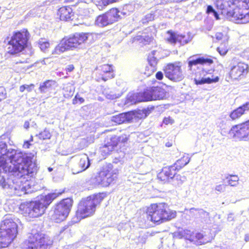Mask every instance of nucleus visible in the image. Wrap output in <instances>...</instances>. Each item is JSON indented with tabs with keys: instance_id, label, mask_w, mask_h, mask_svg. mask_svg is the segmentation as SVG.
<instances>
[{
	"instance_id": "obj_49",
	"label": "nucleus",
	"mask_w": 249,
	"mask_h": 249,
	"mask_svg": "<svg viewBox=\"0 0 249 249\" xmlns=\"http://www.w3.org/2000/svg\"><path fill=\"white\" fill-rule=\"evenodd\" d=\"M6 98V92L3 87H0V101Z\"/></svg>"
},
{
	"instance_id": "obj_44",
	"label": "nucleus",
	"mask_w": 249,
	"mask_h": 249,
	"mask_svg": "<svg viewBox=\"0 0 249 249\" xmlns=\"http://www.w3.org/2000/svg\"><path fill=\"white\" fill-rule=\"evenodd\" d=\"M35 87V85L31 84L30 85H23L19 87V91L21 92H23L25 89L28 92L31 91Z\"/></svg>"
},
{
	"instance_id": "obj_9",
	"label": "nucleus",
	"mask_w": 249,
	"mask_h": 249,
	"mask_svg": "<svg viewBox=\"0 0 249 249\" xmlns=\"http://www.w3.org/2000/svg\"><path fill=\"white\" fill-rule=\"evenodd\" d=\"M105 196L104 194H98L83 199L78 206L77 216L84 218L92 215L95 212L96 206L100 204Z\"/></svg>"
},
{
	"instance_id": "obj_27",
	"label": "nucleus",
	"mask_w": 249,
	"mask_h": 249,
	"mask_svg": "<svg viewBox=\"0 0 249 249\" xmlns=\"http://www.w3.org/2000/svg\"><path fill=\"white\" fill-rule=\"evenodd\" d=\"M194 232L188 229H184L179 231L178 232V236L180 238H184L192 243L194 241Z\"/></svg>"
},
{
	"instance_id": "obj_2",
	"label": "nucleus",
	"mask_w": 249,
	"mask_h": 249,
	"mask_svg": "<svg viewBox=\"0 0 249 249\" xmlns=\"http://www.w3.org/2000/svg\"><path fill=\"white\" fill-rule=\"evenodd\" d=\"M64 192L55 191L48 194L39 201L27 202L20 206L25 214L31 217H37L42 215L52 201Z\"/></svg>"
},
{
	"instance_id": "obj_36",
	"label": "nucleus",
	"mask_w": 249,
	"mask_h": 249,
	"mask_svg": "<svg viewBox=\"0 0 249 249\" xmlns=\"http://www.w3.org/2000/svg\"><path fill=\"white\" fill-rule=\"evenodd\" d=\"M166 34L169 35L166 40L169 43L176 44L178 42V35H177L174 31L169 30L166 32Z\"/></svg>"
},
{
	"instance_id": "obj_50",
	"label": "nucleus",
	"mask_w": 249,
	"mask_h": 249,
	"mask_svg": "<svg viewBox=\"0 0 249 249\" xmlns=\"http://www.w3.org/2000/svg\"><path fill=\"white\" fill-rule=\"evenodd\" d=\"M198 209H196L195 208H192L189 210V213L190 214L195 217H198Z\"/></svg>"
},
{
	"instance_id": "obj_34",
	"label": "nucleus",
	"mask_w": 249,
	"mask_h": 249,
	"mask_svg": "<svg viewBox=\"0 0 249 249\" xmlns=\"http://www.w3.org/2000/svg\"><path fill=\"white\" fill-rule=\"evenodd\" d=\"M229 49L228 41L221 42L219 46L217 47V50L222 55H225Z\"/></svg>"
},
{
	"instance_id": "obj_64",
	"label": "nucleus",
	"mask_w": 249,
	"mask_h": 249,
	"mask_svg": "<svg viewBox=\"0 0 249 249\" xmlns=\"http://www.w3.org/2000/svg\"><path fill=\"white\" fill-rule=\"evenodd\" d=\"M213 14L214 16V17H215V18H216V19H219V16H218V14L217 12L216 11H215L213 12Z\"/></svg>"
},
{
	"instance_id": "obj_28",
	"label": "nucleus",
	"mask_w": 249,
	"mask_h": 249,
	"mask_svg": "<svg viewBox=\"0 0 249 249\" xmlns=\"http://www.w3.org/2000/svg\"><path fill=\"white\" fill-rule=\"evenodd\" d=\"M106 175L105 172H102L101 170L100 172L98 173L97 175L93 178V182L96 185H101L103 186H107V182L103 181V178Z\"/></svg>"
},
{
	"instance_id": "obj_35",
	"label": "nucleus",
	"mask_w": 249,
	"mask_h": 249,
	"mask_svg": "<svg viewBox=\"0 0 249 249\" xmlns=\"http://www.w3.org/2000/svg\"><path fill=\"white\" fill-rule=\"evenodd\" d=\"M137 40L140 43L143 45L150 44L154 40V37L152 36H138Z\"/></svg>"
},
{
	"instance_id": "obj_5",
	"label": "nucleus",
	"mask_w": 249,
	"mask_h": 249,
	"mask_svg": "<svg viewBox=\"0 0 249 249\" xmlns=\"http://www.w3.org/2000/svg\"><path fill=\"white\" fill-rule=\"evenodd\" d=\"M227 4L232 8L227 13V15L236 20L249 21V0H228Z\"/></svg>"
},
{
	"instance_id": "obj_12",
	"label": "nucleus",
	"mask_w": 249,
	"mask_h": 249,
	"mask_svg": "<svg viewBox=\"0 0 249 249\" xmlns=\"http://www.w3.org/2000/svg\"><path fill=\"white\" fill-rule=\"evenodd\" d=\"M165 76L174 82H179L184 77L181 67L177 63H169L164 69Z\"/></svg>"
},
{
	"instance_id": "obj_59",
	"label": "nucleus",
	"mask_w": 249,
	"mask_h": 249,
	"mask_svg": "<svg viewBox=\"0 0 249 249\" xmlns=\"http://www.w3.org/2000/svg\"><path fill=\"white\" fill-rule=\"evenodd\" d=\"M31 145L29 141H26L24 142L23 147L24 148H29Z\"/></svg>"
},
{
	"instance_id": "obj_54",
	"label": "nucleus",
	"mask_w": 249,
	"mask_h": 249,
	"mask_svg": "<svg viewBox=\"0 0 249 249\" xmlns=\"http://www.w3.org/2000/svg\"><path fill=\"white\" fill-rule=\"evenodd\" d=\"M104 5L106 6L110 4L115 3L119 1V0H101Z\"/></svg>"
},
{
	"instance_id": "obj_39",
	"label": "nucleus",
	"mask_w": 249,
	"mask_h": 249,
	"mask_svg": "<svg viewBox=\"0 0 249 249\" xmlns=\"http://www.w3.org/2000/svg\"><path fill=\"white\" fill-rule=\"evenodd\" d=\"M156 65L157 63H148L145 67V74L147 76L151 75L156 71Z\"/></svg>"
},
{
	"instance_id": "obj_14",
	"label": "nucleus",
	"mask_w": 249,
	"mask_h": 249,
	"mask_svg": "<svg viewBox=\"0 0 249 249\" xmlns=\"http://www.w3.org/2000/svg\"><path fill=\"white\" fill-rule=\"evenodd\" d=\"M214 70L213 69L208 70L203 68L202 71V77L201 78H195V83L196 85H202L204 84H211L216 83L219 81L218 76L214 77L213 74Z\"/></svg>"
},
{
	"instance_id": "obj_6",
	"label": "nucleus",
	"mask_w": 249,
	"mask_h": 249,
	"mask_svg": "<svg viewBox=\"0 0 249 249\" xmlns=\"http://www.w3.org/2000/svg\"><path fill=\"white\" fill-rule=\"evenodd\" d=\"M52 244L53 240L48 235L32 231L21 244L20 249H50Z\"/></svg>"
},
{
	"instance_id": "obj_63",
	"label": "nucleus",
	"mask_w": 249,
	"mask_h": 249,
	"mask_svg": "<svg viewBox=\"0 0 249 249\" xmlns=\"http://www.w3.org/2000/svg\"><path fill=\"white\" fill-rule=\"evenodd\" d=\"M213 14L214 16V17H215V18H216V19H219V16H218V14L217 12L216 11H215L213 12Z\"/></svg>"
},
{
	"instance_id": "obj_52",
	"label": "nucleus",
	"mask_w": 249,
	"mask_h": 249,
	"mask_svg": "<svg viewBox=\"0 0 249 249\" xmlns=\"http://www.w3.org/2000/svg\"><path fill=\"white\" fill-rule=\"evenodd\" d=\"M225 190V186L223 184L217 185L215 187V190L219 193L224 192Z\"/></svg>"
},
{
	"instance_id": "obj_41",
	"label": "nucleus",
	"mask_w": 249,
	"mask_h": 249,
	"mask_svg": "<svg viewBox=\"0 0 249 249\" xmlns=\"http://www.w3.org/2000/svg\"><path fill=\"white\" fill-rule=\"evenodd\" d=\"M74 89L71 86H68L64 88V96L66 98L71 97L74 93Z\"/></svg>"
},
{
	"instance_id": "obj_22",
	"label": "nucleus",
	"mask_w": 249,
	"mask_h": 249,
	"mask_svg": "<svg viewBox=\"0 0 249 249\" xmlns=\"http://www.w3.org/2000/svg\"><path fill=\"white\" fill-rule=\"evenodd\" d=\"M56 85V82L52 80H47L40 83L39 90L41 93H45L53 89Z\"/></svg>"
},
{
	"instance_id": "obj_56",
	"label": "nucleus",
	"mask_w": 249,
	"mask_h": 249,
	"mask_svg": "<svg viewBox=\"0 0 249 249\" xmlns=\"http://www.w3.org/2000/svg\"><path fill=\"white\" fill-rule=\"evenodd\" d=\"M174 122V120L170 117L164 118L163 120V123L165 124H172Z\"/></svg>"
},
{
	"instance_id": "obj_55",
	"label": "nucleus",
	"mask_w": 249,
	"mask_h": 249,
	"mask_svg": "<svg viewBox=\"0 0 249 249\" xmlns=\"http://www.w3.org/2000/svg\"><path fill=\"white\" fill-rule=\"evenodd\" d=\"M153 19V16L152 14H148L145 16L144 19H142V23H145L149 20L151 21Z\"/></svg>"
},
{
	"instance_id": "obj_51",
	"label": "nucleus",
	"mask_w": 249,
	"mask_h": 249,
	"mask_svg": "<svg viewBox=\"0 0 249 249\" xmlns=\"http://www.w3.org/2000/svg\"><path fill=\"white\" fill-rule=\"evenodd\" d=\"M239 107L242 109L244 114L246 113L248 111H249V102H246Z\"/></svg>"
},
{
	"instance_id": "obj_53",
	"label": "nucleus",
	"mask_w": 249,
	"mask_h": 249,
	"mask_svg": "<svg viewBox=\"0 0 249 249\" xmlns=\"http://www.w3.org/2000/svg\"><path fill=\"white\" fill-rule=\"evenodd\" d=\"M121 96L120 94H112L111 93H108L107 95V97L111 100H114L117 98H118Z\"/></svg>"
},
{
	"instance_id": "obj_1",
	"label": "nucleus",
	"mask_w": 249,
	"mask_h": 249,
	"mask_svg": "<svg viewBox=\"0 0 249 249\" xmlns=\"http://www.w3.org/2000/svg\"><path fill=\"white\" fill-rule=\"evenodd\" d=\"M36 171L32 158L25 153L7 148L5 142H0V173L7 174V178L0 176V187L11 196H21L29 193V182L25 176L32 177Z\"/></svg>"
},
{
	"instance_id": "obj_7",
	"label": "nucleus",
	"mask_w": 249,
	"mask_h": 249,
	"mask_svg": "<svg viewBox=\"0 0 249 249\" xmlns=\"http://www.w3.org/2000/svg\"><path fill=\"white\" fill-rule=\"evenodd\" d=\"M30 36V33L26 28L14 32L8 42L7 53L13 55L23 51L28 46Z\"/></svg>"
},
{
	"instance_id": "obj_58",
	"label": "nucleus",
	"mask_w": 249,
	"mask_h": 249,
	"mask_svg": "<svg viewBox=\"0 0 249 249\" xmlns=\"http://www.w3.org/2000/svg\"><path fill=\"white\" fill-rule=\"evenodd\" d=\"M156 77L158 80H161L163 77V74L162 72L158 71L156 74Z\"/></svg>"
},
{
	"instance_id": "obj_32",
	"label": "nucleus",
	"mask_w": 249,
	"mask_h": 249,
	"mask_svg": "<svg viewBox=\"0 0 249 249\" xmlns=\"http://www.w3.org/2000/svg\"><path fill=\"white\" fill-rule=\"evenodd\" d=\"M162 56L160 54V52L153 51L148 54L147 61L148 62H155L159 61Z\"/></svg>"
},
{
	"instance_id": "obj_8",
	"label": "nucleus",
	"mask_w": 249,
	"mask_h": 249,
	"mask_svg": "<svg viewBox=\"0 0 249 249\" xmlns=\"http://www.w3.org/2000/svg\"><path fill=\"white\" fill-rule=\"evenodd\" d=\"M147 213V218L157 224L170 220L176 216V212L170 210L165 203L152 204Z\"/></svg>"
},
{
	"instance_id": "obj_30",
	"label": "nucleus",
	"mask_w": 249,
	"mask_h": 249,
	"mask_svg": "<svg viewBox=\"0 0 249 249\" xmlns=\"http://www.w3.org/2000/svg\"><path fill=\"white\" fill-rule=\"evenodd\" d=\"M186 178L184 176H181L180 175L177 174L172 178L170 182L175 187L180 186L186 180Z\"/></svg>"
},
{
	"instance_id": "obj_24",
	"label": "nucleus",
	"mask_w": 249,
	"mask_h": 249,
	"mask_svg": "<svg viewBox=\"0 0 249 249\" xmlns=\"http://www.w3.org/2000/svg\"><path fill=\"white\" fill-rule=\"evenodd\" d=\"M102 172H105L106 175L103 178V181L107 182V186L112 183L117 178V175L115 173H113L107 169L104 168Z\"/></svg>"
},
{
	"instance_id": "obj_48",
	"label": "nucleus",
	"mask_w": 249,
	"mask_h": 249,
	"mask_svg": "<svg viewBox=\"0 0 249 249\" xmlns=\"http://www.w3.org/2000/svg\"><path fill=\"white\" fill-rule=\"evenodd\" d=\"M84 101L85 100L83 98L79 97L78 94H77L72 100V104L75 105L78 103V102H79L80 104H82Z\"/></svg>"
},
{
	"instance_id": "obj_26",
	"label": "nucleus",
	"mask_w": 249,
	"mask_h": 249,
	"mask_svg": "<svg viewBox=\"0 0 249 249\" xmlns=\"http://www.w3.org/2000/svg\"><path fill=\"white\" fill-rule=\"evenodd\" d=\"M101 70L104 72L108 74L107 78L103 77V79L104 81H107L108 78H112L114 77L112 65H109L108 63L102 65Z\"/></svg>"
},
{
	"instance_id": "obj_15",
	"label": "nucleus",
	"mask_w": 249,
	"mask_h": 249,
	"mask_svg": "<svg viewBox=\"0 0 249 249\" xmlns=\"http://www.w3.org/2000/svg\"><path fill=\"white\" fill-rule=\"evenodd\" d=\"M249 66L247 63H238V65L233 67L230 72L229 78L233 80L242 79L248 73Z\"/></svg>"
},
{
	"instance_id": "obj_29",
	"label": "nucleus",
	"mask_w": 249,
	"mask_h": 249,
	"mask_svg": "<svg viewBox=\"0 0 249 249\" xmlns=\"http://www.w3.org/2000/svg\"><path fill=\"white\" fill-rule=\"evenodd\" d=\"M190 160V158L188 156H184L180 159L178 160L173 165V166L176 167L175 168L177 171H178L187 165L189 162Z\"/></svg>"
},
{
	"instance_id": "obj_17",
	"label": "nucleus",
	"mask_w": 249,
	"mask_h": 249,
	"mask_svg": "<svg viewBox=\"0 0 249 249\" xmlns=\"http://www.w3.org/2000/svg\"><path fill=\"white\" fill-rule=\"evenodd\" d=\"M75 12L69 6H62L57 11V16L60 20L69 21L73 20L75 18Z\"/></svg>"
},
{
	"instance_id": "obj_38",
	"label": "nucleus",
	"mask_w": 249,
	"mask_h": 249,
	"mask_svg": "<svg viewBox=\"0 0 249 249\" xmlns=\"http://www.w3.org/2000/svg\"><path fill=\"white\" fill-rule=\"evenodd\" d=\"M243 114L244 113L242 109L238 107L230 113V117L232 120H234L240 118Z\"/></svg>"
},
{
	"instance_id": "obj_21",
	"label": "nucleus",
	"mask_w": 249,
	"mask_h": 249,
	"mask_svg": "<svg viewBox=\"0 0 249 249\" xmlns=\"http://www.w3.org/2000/svg\"><path fill=\"white\" fill-rule=\"evenodd\" d=\"M105 13L111 24L118 21L121 18L120 11L116 7L111 8Z\"/></svg>"
},
{
	"instance_id": "obj_19",
	"label": "nucleus",
	"mask_w": 249,
	"mask_h": 249,
	"mask_svg": "<svg viewBox=\"0 0 249 249\" xmlns=\"http://www.w3.org/2000/svg\"><path fill=\"white\" fill-rule=\"evenodd\" d=\"M127 104H134L141 102H146L144 91L143 92L131 93L127 95Z\"/></svg>"
},
{
	"instance_id": "obj_46",
	"label": "nucleus",
	"mask_w": 249,
	"mask_h": 249,
	"mask_svg": "<svg viewBox=\"0 0 249 249\" xmlns=\"http://www.w3.org/2000/svg\"><path fill=\"white\" fill-rule=\"evenodd\" d=\"M188 62H213V60L210 58L198 57L195 59L189 60Z\"/></svg>"
},
{
	"instance_id": "obj_3",
	"label": "nucleus",
	"mask_w": 249,
	"mask_h": 249,
	"mask_svg": "<svg viewBox=\"0 0 249 249\" xmlns=\"http://www.w3.org/2000/svg\"><path fill=\"white\" fill-rule=\"evenodd\" d=\"M18 225L12 215H6L0 224V247H8L16 237Z\"/></svg>"
},
{
	"instance_id": "obj_43",
	"label": "nucleus",
	"mask_w": 249,
	"mask_h": 249,
	"mask_svg": "<svg viewBox=\"0 0 249 249\" xmlns=\"http://www.w3.org/2000/svg\"><path fill=\"white\" fill-rule=\"evenodd\" d=\"M230 176L231 178L227 177V179H228V184L231 186H236L238 184L239 178L236 175H230Z\"/></svg>"
},
{
	"instance_id": "obj_23",
	"label": "nucleus",
	"mask_w": 249,
	"mask_h": 249,
	"mask_svg": "<svg viewBox=\"0 0 249 249\" xmlns=\"http://www.w3.org/2000/svg\"><path fill=\"white\" fill-rule=\"evenodd\" d=\"M118 144V142L116 138L111 137L109 140H107V142L105 143L102 148V151L108 154L109 152L112 151L114 147H115Z\"/></svg>"
},
{
	"instance_id": "obj_61",
	"label": "nucleus",
	"mask_w": 249,
	"mask_h": 249,
	"mask_svg": "<svg viewBox=\"0 0 249 249\" xmlns=\"http://www.w3.org/2000/svg\"><path fill=\"white\" fill-rule=\"evenodd\" d=\"M233 219H234V218L233 216V214L232 213H230L228 216V218H227L228 220L229 221H231L233 220Z\"/></svg>"
},
{
	"instance_id": "obj_45",
	"label": "nucleus",
	"mask_w": 249,
	"mask_h": 249,
	"mask_svg": "<svg viewBox=\"0 0 249 249\" xmlns=\"http://www.w3.org/2000/svg\"><path fill=\"white\" fill-rule=\"evenodd\" d=\"M190 41L188 37L184 35H178V42L181 44L187 43Z\"/></svg>"
},
{
	"instance_id": "obj_20",
	"label": "nucleus",
	"mask_w": 249,
	"mask_h": 249,
	"mask_svg": "<svg viewBox=\"0 0 249 249\" xmlns=\"http://www.w3.org/2000/svg\"><path fill=\"white\" fill-rule=\"evenodd\" d=\"M132 114L126 113L113 116L111 118V120L116 124H121L125 122H129L132 120Z\"/></svg>"
},
{
	"instance_id": "obj_37",
	"label": "nucleus",
	"mask_w": 249,
	"mask_h": 249,
	"mask_svg": "<svg viewBox=\"0 0 249 249\" xmlns=\"http://www.w3.org/2000/svg\"><path fill=\"white\" fill-rule=\"evenodd\" d=\"M215 37L217 41L224 42L229 41V36L226 32H217L215 35Z\"/></svg>"
},
{
	"instance_id": "obj_16",
	"label": "nucleus",
	"mask_w": 249,
	"mask_h": 249,
	"mask_svg": "<svg viewBox=\"0 0 249 249\" xmlns=\"http://www.w3.org/2000/svg\"><path fill=\"white\" fill-rule=\"evenodd\" d=\"M144 92L146 101L162 99L166 96L165 90L160 87H152Z\"/></svg>"
},
{
	"instance_id": "obj_62",
	"label": "nucleus",
	"mask_w": 249,
	"mask_h": 249,
	"mask_svg": "<svg viewBox=\"0 0 249 249\" xmlns=\"http://www.w3.org/2000/svg\"><path fill=\"white\" fill-rule=\"evenodd\" d=\"M74 69V66L73 65H70L68 66V68L67 69V71L69 72L71 71Z\"/></svg>"
},
{
	"instance_id": "obj_18",
	"label": "nucleus",
	"mask_w": 249,
	"mask_h": 249,
	"mask_svg": "<svg viewBox=\"0 0 249 249\" xmlns=\"http://www.w3.org/2000/svg\"><path fill=\"white\" fill-rule=\"evenodd\" d=\"M175 168L173 165L163 167L158 174V178L164 182H170L176 174L177 170Z\"/></svg>"
},
{
	"instance_id": "obj_33",
	"label": "nucleus",
	"mask_w": 249,
	"mask_h": 249,
	"mask_svg": "<svg viewBox=\"0 0 249 249\" xmlns=\"http://www.w3.org/2000/svg\"><path fill=\"white\" fill-rule=\"evenodd\" d=\"M86 7V6L85 4L77 5V12L76 14L81 17H85L88 16L89 14V11Z\"/></svg>"
},
{
	"instance_id": "obj_40",
	"label": "nucleus",
	"mask_w": 249,
	"mask_h": 249,
	"mask_svg": "<svg viewBox=\"0 0 249 249\" xmlns=\"http://www.w3.org/2000/svg\"><path fill=\"white\" fill-rule=\"evenodd\" d=\"M39 48L43 52L47 51L50 48V42L44 39L41 38L38 42Z\"/></svg>"
},
{
	"instance_id": "obj_57",
	"label": "nucleus",
	"mask_w": 249,
	"mask_h": 249,
	"mask_svg": "<svg viewBox=\"0 0 249 249\" xmlns=\"http://www.w3.org/2000/svg\"><path fill=\"white\" fill-rule=\"evenodd\" d=\"M215 11V10L213 8V7L211 5H208L207 6V10H206V13L207 14H210V13H213Z\"/></svg>"
},
{
	"instance_id": "obj_13",
	"label": "nucleus",
	"mask_w": 249,
	"mask_h": 249,
	"mask_svg": "<svg viewBox=\"0 0 249 249\" xmlns=\"http://www.w3.org/2000/svg\"><path fill=\"white\" fill-rule=\"evenodd\" d=\"M73 158L75 161L71 168L73 174H77L85 171L90 165L89 157L85 154L74 156Z\"/></svg>"
},
{
	"instance_id": "obj_10",
	"label": "nucleus",
	"mask_w": 249,
	"mask_h": 249,
	"mask_svg": "<svg viewBox=\"0 0 249 249\" xmlns=\"http://www.w3.org/2000/svg\"><path fill=\"white\" fill-rule=\"evenodd\" d=\"M72 205V200L69 198L64 199L54 207L52 219L56 223L64 220L68 216Z\"/></svg>"
},
{
	"instance_id": "obj_4",
	"label": "nucleus",
	"mask_w": 249,
	"mask_h": 249,
	"mask_svg": "<svg viewBox=\"0 0 249 249\" xmlns=\"http://www.w3.org/2000/svg\"><path fill=\"white\" fill-rule=\"evenodd\" d=\"M89 36V33H75L68 37H64L55 47L53 54H60L66 51L73 50L84 43Z\"/></svg>"
},
{
	"instance_id": "obj_25",
	"label": "nucleus",
	"mask_w": 249,
	"mask_h": 249,
	"mask_svg": "<svg viewBox=\"0 0 249 249\" xmlns=\"http://www.w3.org/2000/svg\"><path fill=\"white\" fill-rule=\"evenodd\" d=\"M193 239L194 241H192V243L196 245L205 244L209 242V240L205 238L204 234L199 232H194Z\"/></svg>"
},
{
	"instance_id": "obj_11",
	"label": "nucleus",
	"mask_w": 249,
	"mask_h": 249,
	"mask_svg": "<svg viewBox=\"0 0 249 249\" xmlns=\"http://www.w3.org/2000/svg\"><path fill=\"white\" fill-rule=\"evenodd\" d=\"M232 138L238 140L248 141L249 140V120L233 125L229 132Z\"/></svg>"
},
{
	"instance_id": "obj_60",
	"label": "nucleus",
	"mask_w": 249,
	"mask_h": 249,
	"mask_svg": "<svg viewBox=\"0 0 249 249\" xmlns=\"http://www.w3.org/2000/svg\"><path fill=\"white\" fill-rule=\"evenodd\" d=\"M30 125V122L28 121H26L25 122V123L24 124L23 127L26 129H28L29 128Z\"/></svg>"
},
{
	"instance_id": "obj_47",
	"label": "nucleus",
	"mask_w": 249,
	"mask_h": 249,
	"mask_svg": "<svg viewBox=\"0 0 249 249\" xmlns=\"http://www.w3.org/2000/svg\"><path fill=\"white\" fill-rule=\"evenodd\" d=\"M198 216L203 219L209 217V213L202 209H198Z\"/></svg>"
},
{
	"instance_id": "obj_31",
	"label": "nucleus",
	"mask_w": 249,
	"mask_h": 249,
	"mask_svg": "<svg viewBox=\"0 0 249 249\" xmlns=\"http://www.w3.org/2000/svg\"><path fill=\"white\" fill-rule=\"evenodd\" d=\"M95 21L96 24L100 26H105L111 24L106 13L98 16Z\"/></svg>"
},
{
	"instance_id": "obj_42",
	"label": "nucleus",
	"mask_w": 249,
	"mask_h": 249,
	"mask_svg": "<svg viewBox=\"0 0 249 249\" xmlns=\"http://www.w3.org/2000/svg\"><path fill=\"white\" fill-rule=\"evenodd\" d=\"M36 136L41 140L50 139L51 137V134L49 131L45 129L43 131L36 134Z\"/></svg>"
}]
</instances>
